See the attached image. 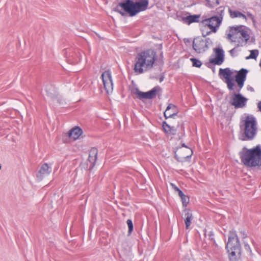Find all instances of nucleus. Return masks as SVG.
Segmentation results:
<instances>
[{"label": "nucleus", "mask_w": 261, "mask_h": 261, "mask_svg": "<svg viewBox=\"0 0 261 261\" xmlns=\"http://www.w3.org/2000/svg\"><path fill=\"white\" fill-rule=\"evenodd\" d=\"M160 57H161L162 58H163V52H162V53H161V54H160Z\"/></svg>", "instance_id": "nucleus-50"}, {"label": "nucleus", "mask_w": 261, "mask_h": 261, "mask_svg": "<svg viewBox=\"0 0 261 261\" xmlns=\"http://www.w3.org/2000/svg\"><path fill=\"white\" fill-rule=\"evenodd\" d=\"M171 126L169 125L166 121H163L162 122V127L165 134H171Z\"/></svg>", "instance_id": "nucleus-27"}, {"label": "nucleus", "mask_w": 261, "mask_h": 261, "mask_svg": "<svg viewBox=\"0 0 261 261\" xmlns=\"http://www.w3.org/2000/svg\"><path fill=\"white\" fill-rule=\"evenodd\" d=\"M126 224L128 228L127 235L130 236L134 230V225L132 220L131 219H128L126 221Z\"/></svg>", "instance_id": "nucleus-30"}, {"label": "nucleus", "mask_w": 261, "mask_h": 261, "mask_svg": "<svg viewBox=\"0 0 261 261\" xmlns=\"http://www.w3.org/2000/svg\"><path fill=\"white\" fill-rule=\"evenodd\" d=\"M184 212H185L184 218L186 228L188 229L190 228L191 222L193 219V216L192 213L190 209L185 208Z\"/></svg>", "instance_id": "nucleus-18"}, {"label": "nucleus", "mask_w": 261, "mask_h": 261, "mask_svg": "<svg viewBox=\"0 0 261 261\" xmlns=\"http://www.w3.org/2000/svg\"><path fill=\"white\" fill-rule=\"evenodd\" d=\"M160 0H153L154 2H159Z\"/></svg>", "instance_id": "nucleus-51"}, {"label": "nucleus", "mask_w": 261, "mask_h": 261, "mask_svg": "<svg viewBox=\"0 0 261 261\" xmlns=\"http://www.w3.org/2000/svg\"><path fill=\"white\" fill-rule=\"evenodd\" d=\"M228 12L230 17L232 18L239 17L241 13V12L237 10L233 11L230 8H228Z\"/></svg>", "instance_id": "nucleus-29"}, {"label": "nucleus", "mask_w": 261, "mask_h": 261, "mask_svg": "<svg viewBox=\"0 0 261 261\" xmlns=\"http://www.w3.org/2000/svg\"><path fill=\"white\" fill-rule=\"evenodd\" d=\"M212 30L210 31H207L205 33L203 31L202 33V35L203 37H205L206 36L209 35L211 33Z\"/></svg>", "instance_id": "nucleus-41"}, {"label": "nucleus", "mask_w": 261, "mask_h": 261, "mask_svg": "<svg viewBox=\"0 0 261 261\" xmlns=\"http://www.w3.org/2000/svg\"><path fill=\"white\" fill-rule=\"evenodd\" d=\"M208 236L209 237V239L210 240L214 241L215 242V240H214V234L213 231H210L208 234Z\"/></svg>", "instance_id": "nucleus-37"}, {"label": "nucleus", "mask_w": 261, "mask_h": 261, "mask_svg": "<svg viewBox=\"0 0 261 261\" xmlns=\"http://www.w3.org/2000/svg\"><path fill=\"white\" fill-rule=\"evenodd\" d=\"M257 108L260 112H261V100L257 104Z\"/></svg>", "instance_id": "nucleus-48"}, {"label": "nucleus", "mask_w": 261, "mask_h": 261, "mask_svg": "<svg viewBox=\"0 0 261 261\" xmlns=\"http://www.w3.org/2000/svg\"><path fill=\"white\" fill-rule=\"evenodd\" d=\"M171 185L172 187V188L177 192L178 191V189H180L177 187H176L174 184H171Z\"/></svg>", "instance_id": "nucleus-45"}, {"label": "nucleus", "mask_w": 261, "mask_h": 261, "mask_svg": "<svg viewBox=\"0 0 261 261\" xmlns=\"http://www.w3.org/2000/svg\"><path fill=\"white\" fill-rule=\"evenodd\" d=\"M180 171L182 172V171H184V170L182 169H181V170H180Z\"/></svg>", "instance_id": "nucleus-55"}, {"label": "nucleus", "mask_w": 261, "mask_h": 261, "mask_svg": "<svg viewBox=\"0 0 261 261\" xmlns=\"http://www.w3.org/2000/svg\"><path fill=\"white\" fill-rule=\"evenodd\" d=\"M1 167H2L1 165H0V169H1Z\"/></svg>", "instance_id": "nucleus-56"}, {"label": "nucleus", "mask_w": 261, "mask_h": 261, "mask_svg": "<svg viewBox=\"0 0 261 261\" xmlns=\"http://www.w3.org/2000/svg\"><path fill=\"white\" fill-rule=\"evenodd\" d=\"M188 15L186 16H181L180 17L178 16V19L189 25L192 23L198 22L199 21V19L200 17V15H191L190 13H188Z\"/></svg>", "instance_id": "nucleus-15"}, {"label": "nucleus", "mask_w": 261, "mask_h": 261, "mask_svg": "<svg viewBox=\"0 0 261 261\" xmlns=\"http://www.w3.org/2000/svg\"><path fill=\"white\" fill-rule=\"evenodd\" d=\"M245 28H242L241 30L240 33L241 34L242 37L243 38L245 42H247L250 39V35L248 34V32L244 29Z\"/></svg>", "instance_id": "nucleus-24"}, {"label": "nucleus", "mask_w": 261, "mask_h": 261, "mask_svg": "<svg viewBox=\"0 0 261 261\" xmlns=\"http://www.w3.org/2000/svg\"><path fill=\"white\" fill-rule=\"evenodd\" d=\"M148 5L149 0H120L113 8V11L122 16L128 14L129 17H134L146 10Z\"/></svg>", "instance_id": "nucleus-1"}, {"label": "nucleus", "mask_w": 261, "mask_h": 261, "mask_svg": "<svg viewBox=\"0 0 261 261\" xmlns=\"http://www.w3.org/2000/svg\"><path fill=\"white\" fill-rule=\"evenodd\" d=\"M247 90L248 91H250L251 92H254V89L253 87H251V86H248L247 87Z\"/></svg>", "instance_id": "nucleus-46"}, {"label": "nucleus", "mask_w": 261, "mask_h": 261, "mask_svg": "<svg viewBox=\"0 0 261 261\" xmlns=\"http://www.w3.org/2000/svg\"><path fill=\"white\" fill-rule=\"evenodd\" d=\"M101 77L107 93H109L110 92H112L113 89V83L110 70H108L103 72L101 75Z\"/></svg>", "instance_id": "nucleus-11"}, {"label": "nucleus", "mask_w": 261, "mask_h": 261, "mask_svg": "<svg viewBox=\"0 0 261 261\" xmlns=\"http://www.w3.org/2000/svg\"><path fill=\"white\" fill-rule=\"evenodd\" d=\"M242 164L247 167L261 166V146L257 145L253 148L248 149L244 146L239 152Z\"/></svg>", "instance_id": "nucleus-3"}, {"label": "nucleus", "mask_w": 261, "mask_h": 261, "mask_svg": "<svg viewBox=\"0 0 261 261\" xmlns=\"http://www.w3.org/2000/svg\"><path fill=\"white\" fill-rule=\"evenodd\" d=\"M47 95L53 100L56 99L57 97L55 93L54 88L52 86H49L46 89Z\"/></svg>", "instance_id": "nucleus-21"}, {"label": "nucleus", "mask_w": 261, "mask_h": 261, "mask_svg": "<svg viewBox=\"0 0 261 261\" xmlns=\"http://www.w3.org/2000/svg\"><path fill=\"white\" fill-rule=\"evenodd\" d=\"M176 108V106L172 103H169L164 113V116L166 119L170 118V117H168L169 114L170 113H169V111L171 109H175Z\"/></svg>", "instance_id": "nucleus-23"}, {"label": "nucleus", "mask_w": 261, "mask_h": 261, "mask_svg": "<svg viewBox=\"0 0 261 261\" xmlns=\"http://www.w3.org/2000/svg\"><path fill=\"white\" fill-rule=\"evenodd\" d=\"M210 18L205 19L202 21V23L205 25H207L209 29L212 30L213 33H216L217 31L218 28L219 27L217 26L216 20H212L209 19Z\"/></svg>", "instance_id": "nucleus-19"}, {"label": "nucleus", "mask_w": 261, "mask_h": 261, "mask_svg": "<svg viewBox=\"0 0 261 261\" xmlns=\"http://www.w3.org/2000/svg\"><path fill=\"white\" fill-rule=\"evenodd\" d=\"M246 27L244 25H240L239 26H232L229 27L230 33L227 35V38L231 40V38L234 35L240 33L242 28H246Z\"/></svg>", "instance_id": "nucleus-20"}, {"label": "nucleus", "mask_w": 261, "mask_h": 261, "mask_svg": "<svg viewBox=\"0 0 261 261\" xmlns=\"http://www.w3.org/2000/svg\"><path fill=\"white\" fill-rule=\"evenodd\" d=\"M212 44L213 41L210 38L204 39L200 36L194 38L192 42L193 49L199 54L206 51Z\"/></svg>", "instance_id": "nucleus-7"}, {"label": "nucleus", "mask_w": 261, "mask_h": 261, "mask_svg": "<svg viewBox=\"0 0 261 261\" xmlns=\"http://www.w3.org/2000/svg\"><path fill=\"white\" fill-rule=\"evenodd\" d=\"M163 63H164V62H163V60H162V65H163Z\"/></svg>", "instance_id": "nucleus-54"}, {"label": "nucleus", "mask_w": 261, "mask_h": 261, "mask_svg": "<svg viewBox=\"0 0 261 261\" xmlns=\"http://www.w3.org/2000/svg\"><path fill=\"white\" fill-rule=\"evenodd\" d=\"M171 110L173 113L169 114L168 117H170V118H174V117L177 115V108L175 109Z\"/></svg>", "instance_id": "nucleus-35"}, {"label": "nucleus", "mask_w": 261, "mask_h": 261, "mask_svg": "<svg viewBox=\"0 0 261 261\" xmlns=\"http://www.w3.org/2000/svg\"><path fill=\"white\" fill-rule=\"evenodd\" d=\"M164 79H165L164 73H162L161 74L160 79H159L160 82L161 83L162 82H163L164 81Z\"/></svg>", "instance_id": "nucleus-44"}, {"label": "nucleus", "mask_w": 261, "mask_h": 261, "mask_svg": "<svg viewBox=\"0 0 261 261\" xmlns=\"http://www.w3.org/2000/svg\"><path fill=\"white\" fill-rule=\"evenodd\" d=\"M97 159V158H94L92 156H88L87 165L89 167V170H91L94 168V166L95 165Z\"/></svg>", "instance_id": "nucleus-22"}, {"label": "nucleus", "mask_w": 261, "mask_h": 261, "mask_svg": "<svg viewBox=\"0 0 261 261\" xmlns=\"http://www.w3.org/2000/svg\"><path fill=\"white\" fill-rule=\"evenodd\" d=\"M259 54L257 49H253L250 50V54L249 56L246 58V59L248 60L250 59H256Z\"/></svg>", "instance_id": "nucleus-25"}, {"label": "nucleus", "mask_w": 261, "mask_h": 261, "mask_svg": "<svg viewBox=\"0 0 261 261\" xmlns=\"http://www.w3.org/2000/svg\"><path fill=\"white\" fill-rule=\"evenodd\" d=\"M256 121L252 115L246 117L244 125H240V129L244 130V138L242 140H252L256 134Z\"/></svg>", "instance_id": "nucleus-6"}, {"label": "nucleus", "mask_w": 261, "mask_h": 261, "mask_svg": "<svg viewBox=\"0 0 261 261\" xmlns=\"http://www.w3.org/2000/svg\"><path fill=\"white\" fill-rule=\"evenodd\" d=\"M184 40V43H185V44H187L188 43V44H190V43H191V39H189V38H184V40Z\"/></svg>", "instance_id": "nucleus-42"}, {"label": "nucleus", "mask_w": 261, "mask_h": 261, "mask_svg": "<svg viewBox=\"0 0 261 261\" xmlns=\"http://www.w3.org/2000/svg\"><path fill=\"white\" fill-rule=\"evenodd\" d=\"M239 232L241 234L243 239L247 238V234L245 230H239Z\"/></svg>", "instance_id": "nucleus-36"}, {"label": "nucleus", "mask_w": 261, "mask_h": 261, "mask_svg": "<svg viewBox=\"0 0 261 261\" xmlns=\"http://www.w3.org/2000/svg\"><path fill=\"white\" fill-rule=\"evenodd\" d=\"M244 245V249L246 251L247 253L249 255H251L252 254L251 249L248 244V243L247 242L243 241Z\"/></svg>", "instance_id": "nucleus-34"}, {"label": "nucleus", "mask_w": 261, "mask_h": 261, "mask_svg": "<svg viewBox=\"0 0 261 261\" xmlns=\"http://www.w3.org/2000/svg\"><path fill=\"white\" fill-rule=\"evenodd\" d=\"M81 55L78 49H75L74 51H70L68 53L66 52V57L67 62L70 64H75L81 60Z\"/></svg>", "instance_id": "nucleus-13"}, {"label": "nucleus", "mask_w": 261, "mask_h": 261, "mask_svg": "<svg viewBox=\"0 0 261 261\" xmlns=\"http://www.w3.org/2000/svg\"><path fill=\"white\" fill-rule=\"evenodd\" d=\"M98 149L97 148L94 147H92L89 150V156L93 157L94 158H97Z\"/></svg>", "instance_id": "nucleus-32"}, {"label": "nucleus", "mask_w": 261, "mask_h": 261, "mask_svg": "<svg viewBox=\"0 0 261 261\" xmlns=\"http://www.w3.org/2000/svg\"><path fill=\"white\" fill-rule=\"evenodd\" d=\"M206 65V66L208 68L212 69L213 72H215V67L212 66V65H211L210 63H207Z\"/></svg>", "instance_id": "nucleus-43"}, {"label": "nucleus", "mask_w": 261, "mask_h": 261, "mask_svg": "<svg viewBox=\"0 0 261 261\" xmlns=\"http://www.w3.org/2000/svg\"><path fill=\"white\" fill-rule=\"evenodd\" d=\"M178 195L181 198H183L184 196L185 195L183 192L180 190V189H178Z\"/></svg>", "instance_id": "nucleus-40"}, {"label": "nucleus", "mask_w": 261, "mask_h": 261, "mask_svg": "<svg viewBox=\"0 0 261 261\" xmlns=\"http://www.w3.org/2000/svg\"><path fill=\"white\" fill-rule=\"evenodd\" d=\"M248 72V70L245 68H242L237 71V74L235 76L237 86L234 87V90L236 92L233 93L232 100L229 102L230 104L234 106L235 109L243 108L246 106L248 99L240 92L244 85Z\"/></svg>", "instance_id": "nucleus-2"}, {"label": "nucleus", "mask_w": 261, "mask_h": 261, "mask_svg": "<svg viewBox=\"0 0 261 261\" xmlns=\"http://www.w3.org/2000/svg\"><path fill=\"white\" fill-rule=\"evenodd\" d=\"M233 72L229 68L224 69L220 68L219 71V76L220 78L223 80L227 84V87L229 91H234L235 84L234 79L232 77Z\"/></svg>", "instance_id": "nucleus-8"}, {"label": "nucleus", "mask_w": 261, "mask_h": 261, "mask_svg": "<svg viewBox=\"0 0 261 261\" xmlns=\"http://www.w3.org/2000/svg\"><path fill=\"white\" fill-rule=\"evenodd\" d=\"M251 242H252V244H253V245H254V244H255V241H254V240L252 238H251Z\"/></svg>", "instance_id": "nucleus-49"}, {"label": "nucleus", "mask_w": 261, "mask_h": 261, "mask_svg": "<svg viewBox=\"0 0 261 261\" xmlns=\"http://www.w3.org/2000/svg\"><path fill=\"white\" fill-rule=\"evenodd\" d=\"M181 200L182 202V205L184 207L186 208L187 205L189 204L190 201L189 197L188 195H185L183 198H181Z\"/></svg>", "instance_id": "nucleus-33"}, {"label": "nucleus", "mask_w": 261, "mask_h": 261, "mask_svg": "<svg viewBox=\"0 0 261 261\" xmlns=\"http://www.w3.org/2000/svg\"><path fill=\"white\" fill-rule=\"evenodd\" d=\"M51 172V167H49L47 163H44L41 166L40 170L37 173L36 177L39 181H40L45 176L49 175Z\"/></svg>", "instance_id": "nucleus-14"}, {"label": "nucleus", "mask_w": 261, "mask_h": 261, "mask_svg": "<svg viewBox=\"0 0 261 261\" xmlns=\"http://www.w3.org/2000/svg\"><path fill=\"white\" fill-rule=\"evenodd\" d=\"M225 248L230 261H239L241 257L242 247L237 231L234 229L228 232Z\"/></svg>", "instance_id": "nucleus-5"}, {"label": "nucleus", "mask_w": 261, "mask_h": 261, "mask_svg": "<svg viewBox=\"0 0 261 261\" xmlns=\"http://www.w3.org/2000/svg\"><path fill=\"white\" fill-rule=\"evenodd\" d=\"M156 59V53L153 50L148 49L138 53L135 60V72L139 74L143 73V67L145 65L147 69H151Z\"/></svg>", "instance_id": "nucleus-4"}, {"label": "nucleus", "mask_w": 261, "mask_h": 261, "mask_svg": "<svg viewBox=\"0 0 261 261\" xmlns=\"http://www.w3.org/2000/svg\"><path fill=\"white\" fill-rule=\"evenodd\" d=\"M190 61L192 63V66L195 67L200 68L202 64L199 60L195 58H191Z\"/></svg>", "instance_id": "nucleus-28"}, {"label": "nucleus", "mask_w": 261, "mask_h": 261, "mask_svg": "<svg viewBox=\"0 0 261 261\" xmlns=\"http://www.w3.org/2000/svg\"><path fill=\"white\" fill-rule=\"evenodd\" d=\"M247 16H248V18L251 19L253 21V22H254V21H255L254 16H253V14H252L250 13H247Z\"/></svg>", "instance_id": "nucleus-39"}, {"label": "nucleus", "mask_w": 261, "mask_h": 261, "mask_svg": "<svg viewBox=\"0 0 261 261\" xmlns=\"http://www.w3.org/2000/svg\"><path fill=\"white\" fill-rule=\"evenodd\" d=\"M239 17H242L243 18H244L246 20L247 19L246 16L245 14H243L242 12L241 13Z\"/></svg>", "instance_id": "nucleus-47"}, {"label": "nucleus", "mask_w": 261, "mask_h": 261, "mask_svg": "<svg viewBox=\"0 0 261 261\" xmlns=\"http://www.w3.org/2000/svg\"><path fill=\"white\" fill-rule=\"evenodd\" d=\"M182 147L188 148L189 149L188 151L189 152L187 155L180 157V156H178V155L177 154V153H176L177 150L174 151V158L177 160V161H178L179 162H183L185 161H187L189 159H190L191 158V156L193 154L192 149H191L190 148H189L184 143L181 144V146L177 147L176 149H181V147Z\"/></svg>", "instance_id": "nucleus-16"}, {"label": "nucleus", "mask_w": 261, "mask_h": 261, "mask_svg": "<svg viewBox=\"0 0 261 261\" xmlns=\"http://www.w3.org/2000/svg\"><path fill=\"white\" fill-rule=\"evenodd\" d=\"M224 12L225 7L223 6H220L217 8L215 11V13L216 14V15L211 17L209 19L212 20H216V27H220L223 19Z\"/></svg>", "instance_id": "nucleus-12"}, {"label": "nucleus", "mask_w": 261, "mask_h": 261, "mask_svg": "<svg viewBox=\"0 0 261 261\" xmlns=\"http://www.w3.org/2000/svg\"><path fill=\"white\" fill-rule=\"evenodd\" d=\"M240 46H243L242 44L241 45H240L239 43H238L236 45V46L233 48L232 49H231V50H229V54L230 55V56L232 57V58H234L235 57H236L237 56V54H236V53L238 51H239L238 49V48Z\"/></svg>", "instance_id": "nucleus-31"}, {"label": "nucleus", "mask_w": 261, "mask_h": 261, "mask_svg": "<svg viewBox=\"0 0 261 261\" xmlns=\"http://www.w3.org/2000/svg\"><path fill=\"white\" fill-rule=\"evenodd\" d=\"M83 133V129L79 126H75L71 129L67 134V136L74 140L80 138Z\"/></svg>", "instance_id": "nucleus-17"}, {"label": "nucleus", "mask_w": 261, "mask_h": 261, "mask_svg": "<svg viewBox=\"0 0 261 261\" xmlns=\"http://www.w3.org/2000/svg\"><path fill=\"white\" fill-rule=\"evenodd\" d=\"M207 4L206 6L209 8H212L219 4V0H205Z\"/></svg>", "instance_id": "nucleus-26"}, {"label": "nucleus", "mask_w": 261, "mask_h": 261, "mask_svg": "<svg viewBox=\"0 0 261 261\" xmlns=\"http://www.w3.org/2000/svg\"><path fill=\"white\" fill-rule=\"evenodd\" d=\"M171 134L172 135H175L176 133V129L174 126L171 127Z\"/></svg>", "instance_id": "nucleus-38"}, {"label": "nucleus", "mask_w": 261, "mask_h": 261, "mask_svg": "<svg viewBox=\"0 0 261 261\" xmlns=\"http://www.w3.org/2000/svg\"><path fill=\"white\" fill-rule=\"evenodd\" d=\"M161 91H162V88L159 86H156L147 92H142L138 88H136L134 93L137 95V97L139 99H151L156 96L158 92Z\"/></svg>", "instance_id": "nucleus-9"}, {"label": "nucleus", "mask_w": 261, "mask_h": 261, "mask_svg": "<svg viewBox=\"0 0 261 261\" xmlns=\"http://www.w3.org/2000/svg\"><path fill=\"white\" fill-rule=\"evenodd\" d=\"M215 58H210L209 62L213 65H221L225 60V53L221 47H216L213 49Z\"/></svg>", "instance_id": "nucleus-10"}, {"label": "nucleus", "mask_w": 261, "mask_h": 261, "mask_svg": "<svg viewBox=\"0 0 261 261\" xmlns=\"http://www.w3.org/2000/svg\"><path fill=\"white\" fill-rule=\"evenodd\" d=\"M259 66H260V68H261V60H260V63H259Z\"/></svg>", "instance_id": "nucleus-53"}, {"label": "nucleus", "mask_w": 261, "mask_h": 261, "mask_svg": "<svg viewBox=\"0 0 261 261\" xmlns=\"http://www.w3.org/2000/svg\"><path fill=\"white\" fill-rule=\"evenodd\" d=\"M188 154H186V153H184L182 154V156H186Z\"/></svg>", "instance_id": "nucleus-52"}]
</instances>
